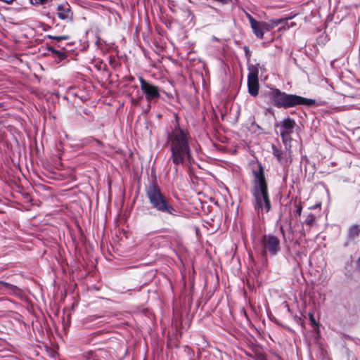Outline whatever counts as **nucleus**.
Masks as SVG:
<instances>
[{
	"label": "nucleus",
	"mask_w": 360,
	"mask_h": 360,
	"mask_svg": "<svg viewBox=\"0 0 360 360\" xmlns=\"http://www.w3.org/2000/svg\"><path fill=\"white\" fill-rule=\"evenodd\" d=\"M357 265L360 269V257L357 259Z\"/></svg>",
	"instance_id": "5701e85b"
},
{
	"label": "nucleus",
	"mask_w": 360,
	"mask_h": 360,
	"mask_svg": "<svg viewBox=\"0 0 360 360\" xmlns=\"http://www.w3.org/2000/svg\"><path fill=\"white\" fill-rule=\"evenodd\" d=\"M295 25V22H292L291 25H290V27H293Z\"/></svg>",
	"instance_id": "b1692460"
},
{
	"label": "nucleus",
	"mask_w": 360,
	"mask_h": 360,
	"mask_svg": "<svg viewBox=\"0 0 360 360\" xmlns=\"http://www.w3.org/2000/svg\"><path fill=\"white\" fill-rule=\"evenodd\" d=\"M261 360H266V359H261Z\"/></svg>",
	"instance_id": "a878e982"
},
{
	"label": "nucleus",
	"mask_w": 360,
	"mask_h": 360,
	"mask_svg": "<svg viewBox=\"0 0 360 360\" xmlns=\"http://www.w3.org/2000/svg\"><path fill=\"white\" fill-rule=\"evenodd\" d=\"M360 234V226L354 224L349 228L347 236L352 240L359 236Z\"/></svg>",
	"instance_id": "f8f14e48"
},
{
	"label": "nucleus",
	"mask_w": 360,
	"mask_h": 360,
	"mask_svg": "<svg viewBox=\"0 0 360 360\" xmlns=\"http://www.w3.org/2000/svg\"><path fill=\"white\" fill-rule=\"evenodd\" d=\"M262 255L266 256L267 251L272 255H276L281 250L280 240L275 236H263L261 240Z\"/></svg>",
	"instance_id": "423d86ee"
},
{
	"label": "nucleus",
	"mask_w": 360,
	"mask_h": 360,
	"mask_svg": "<svg viewBox=\"0 0 360 360\" xmlns=\"http://www.w3.org/2000/svg\"><path fill=\"white\" fill-rule=\"evenodd\" d=\"M267 96L277 108H289L297 105L311 106L315 104L314 99L301 97L300 96L288 94L278 89H272L267 93Z\"/></svg>",
	"instance_id": "7ed1b4c3"
},
{
	"label": "nucleus",
	"mask_w": 360,
	"mask_h": 360,
	"mask_svg": "<svg viewBox=\"0 0 360 360\" xmlns=\"http://www.w3.org/2000/svg\"><path fill=\"white\" fill-rule=\"evenodd\" d=\"M249 73L248 77L258 78L259 64L251 65L248 67Z\"/></svg>",
	"instance_id": "ddd939ff"
},
{
	"label": "nucleus",
	"mask_w": 360,
	"mask_h": 360,
	"mask_svg": "<svg viewBox=\"0 0 360 360\" xmlns=\"http://www.w3.org/2000/svg\"><path fill=\"white\" fill-rule=\"evenodd\" d=\"M167 144L169 146L170 160L176 167L188 162L191 164L193 157L188 143V134L178 125L167 135Z\"/></svg>",
	"instance_id": "f257e3e1"
},
{
	"label": "nucleus",
	"mask_w": 360,
	"mask_h": 360,
	"mask_svg": "<svg viewBox=\"0 0 360 360\" xmlns=\"http://www.w3.org/2000/svg\"><path fill=\"white\" fill-rule=\"evenodd\" d=\"M290 18H278L273 19L268 22L260 21V25L263 32L264 31L269 32L280 24H283L284 22H287Z\"/></svg>",
	"instance_id": "1a4fd4ad"
},
{
	"label": "nucleus",
	"mask_w": 360,
	"mask_h": 360,
	"mask_svg": "<svg viewBox=\"0 0 360 360\" xmlns=\"http://www.w3.org/2000/svg\"><path fill=\"white\" fill-rule=\"evenodd\" d=\"M251 27L252 29V31L255 34V35L260 39H262L264 38V32L262 29V26L260 25V21H255V23L251 24Z\"/></svg>",
	"instance_id": "9b49d317"
},
{
	"label": "nucleus",
	"mask_w": 360,
	"mask_h": 360,
	"mask_svg": "<svg viewBox=\"0 0 360 360\" xmlns=\"http://www.w3.org/2000/svg\"><path fill=\"white\" fill-rule=\"evenodd\" d=\"M141 89L146 95V99L151 101L158 99L160 96L159 88L151 83L148 82L142 77H139Z\"/></svg>",
	"instance_id": "0eeeda50"
},
{
	"label": "nucleus",
	"mask_w": 360,
	"mask_h": 360,
	"mask_svg": "<svg viewBox=\"0 0 360 360\" xmlns=\"http://www.w3.org/2000/svg\"><path fill=\"white\" fill-rule=\"evenodd\" d=\"M309 319H310V321L311 322L312 325H317V323L314 319V316L313 314H309Z\"/></svg>",
	"instance_id": "6ab92c4d"
},
{
	"label": "nucleus",
	"mask_w": 360,
	"mask_h": 360,
	"mask_svg": "<svg viewBox=\"0 0 360 360\" xmlns=\"http://www.w3.org/2000/svg\"><path fill=\"white\" fill-rule=\"evenodd\" d=\"M252 173L253 180L251 192L254 197L255 210L258 214L264 211L269 212L271 209V205L263 167L259 164L257 168L252 170Z\"/></svg>",
	"instance_id": "f03ea898"
},
{
	"label": "nucleus",
	"mask_w": 360,
	"mask_h": 360,
	"mask_svg": "<svg viewBox=\"0 0 360 360\" xmlns=\"http://www.w3.org/2000/svg\"><path fill=\"white\" fill-rule=\"evenodd\" d=\"M58 17L63 20L71 21L72 19V13L70 6L68 3H63L58 6Z\"/></svg>",
	"instance_id": "6e6552de"
},
{
	"label": "nucleus",
	"mask_w": 360,
	"mask_h": 360,
	"mask_svg": "<svg viewBox=\"0 0 360 360\" xmlns=\"http://www.w3.org/2000/svg\"><path fill=\"white\" fill-rule=\"evenodd\" d=\"M248 92L252 96H256L259 91L258 78L248 77Z\"/></svg>",
	"instance_id": "9d476101"
},
{
	"label": "nucleus",
	"mask_w": 360,
	"mask_h": 360,
	"mask_svg": "<svg viewBox=\"0 0 360 360\" xmlns=\"http://www.w3.org/2000/svg\"><path fill=\"white\" fill-rule=\"evenodd\" d=\"M279 127L282 141L287 147L292 141L291 135L293 133L294 128L297 126L294 120L287 117L276 124Z\"/></svg>",
	"instance_id": "39448f33"
},
{
	"label": "nucleus",
	"mask_w": 360,
	"mask_h": 360,
	"mask_svg": "<svg viewBox=\"0 0 360 360\" xmlns=\"http://www.w3.org/2000/svg\"><path fill=\"white\" fill-rule=\"evenodd\" d=\"M295 212H296L298 215H300V214H301V212H302V207H301L300 205H297V210H296Z\"/></svg>",
	"instance_id": "aec40b11"
},
{
	"label": "nucleus",
	"mask_w": 360,
	"mask_h": 360,
	"mask_svg": "<svg viewBox=\"0 0 360 360\" xmlns=\"http://www.w3.org/2000/svg\"><path fill=\"white\" fill-rule=\"evenodd\" d=\"M245 52H246V54H248L249 53L248 49L245 50Z\"/></svg>",
	"instance_id": "393cba45"
},
{
	"label": "nucleus",
	"mask_w": 360,
	"mask_h": 360,
	"mask_svg": "<svg viewBox=\"0 0 360 360\" xmlns=\"http://www.w3.org/2000/svg\"><path fill=\"white\" fill-rule=\"evenodd\" d=\"M314 217L312 214H311L305 220V224L309 226H311L314 222Z\"/></svg>",
	"instance_id": "dca6fc26"
},
{
	"label": "nucleus",
	"mask_w": 360,
	"mask_h": 360,
	"mask_svg": "<svg viewBox=\"0 0 360 360\" xmlns=\"http://www.w3.org/2000/svg\"><path fill=\"white\" fill-rule=\"evenodd\" d=\"M146 195L151 207L161 213L176 216V210L170 204L156 182H152L146 188Z\"/></svg>",
	"instance_id": "20e7f679"
},
{
	"label": "nucleus",
	"mask_w": 360,
	"mask_h": 360,
	"mask_svg": "<svg viewBox=\"0 0 360 360\" xmlns=\"http://www.w3.org/2000/svg\"><path fill=\"white\" fill-rule=\"evenodd\" d=\"M280 230H281V232L283 234V236H284V231H283V228L282 226L280 227Z\"/></svg>",
	"instance_id": "4be33fe9"
},
{
	"label": "nucleus",
	"mask_w": 360,
	"mask_h": 360,
	"mask_svg": "<svg viewBox=\"0 0 360 360\" xmlns=\"http://www.w3.org/2000/svg\"><path fill=\"white\" fill-rule=\"evenodd\" d=\"M273 153L278 160L281 158V152L274 146L273 147Z\"/></svg>",
	"instance_id": "f3484780"
},
{
	"label": "nucleus",
	"mask_w": 360,
	"mask_h": 360,
	"mask_svg": "<svg viewBox=\"0 0 360 360\" xmlns=\"http://www.w3.org/2000/svg\"><path fill=\"white\" fill-rule=\"evenodd\" d=\"M48 37L49 39H55V40H57V41L66 40V39H68V36H65V35L64 36H57V37L49 35Z\"/></svg>",
	"instance_id": "2eb2a0df"
},
{
	"label": "nucleus",
	"mask_w": 360,
	"mask_h": 360,
	"mask_svg": "<svg viewBox=\"0 0 360 360\" xmlns=\"http://www.w3.org/2000/svg\"><path fill=\"white\" fill-rule=\"evenodd\" d=\"M0 285H3L6 288H8L10 286V284L4 281H0Z\"/></svg>",
	"instance_id": "412c9836"
},
{
	"label": "nucleus",
	"mask_w": 360,
	"mask_h": 360,
	"mask_svg": "<svg viewBox=\"0 0 360 360\" xmlns=\"http://www.w3.org/2000/svg\"><path fill=\"white\" fill-rule=\"evenodd\" d=\"M48 49L52 53L57 56L60 60H63L66 57V55L64 53L61 52L60 51L55 49L53 47H49Z\"/></svg>",
	"instance_id": "4468645a"
},
{
	"label": "nucleus",
	"mask_w": 360,
	"mask_h": 360,
	"mask_svg": "<svg viewBox=\"0 0 360 360\" xmlns=\"http://www.w3.org/2000/svg\"><path fill=\"white\" fill-rule=\"evenodd\" d=\"M246 16L248 18L250 25L251 24L254 25L255 23L256 20L255 18H253V17L250 14H249L248 13H246Z\"/></svg>",
	"instance_id": "a211bd4d"
}]
</instances>
